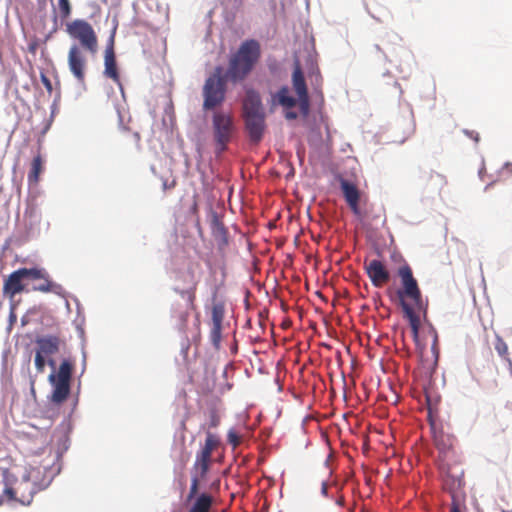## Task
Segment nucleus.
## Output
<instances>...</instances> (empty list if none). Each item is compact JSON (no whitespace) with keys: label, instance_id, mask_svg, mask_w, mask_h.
<instances>
[{"label":"nucleus","instance_id":"obj_1","mask_svg":"<svg viewBox=\"0 0 512 512\" xmlns=\"http://www.w3.org/2000/svg\"><path fill=\"white\" fill-rule=\"evenodd\" d=\"M402 288L397 291L400 300V306L405 318L408 319L415 342L419 338L420 317L417 311L423 308L422 293L417 280L413 276L411 267L404 264L398 269Z\"/></svg>","mask_w":512,"mask_h":512},{"label":"nucleus","instance_id":"obj_2","mask_svg":"<svg viewBox=\"0 0 512 512\" xmlns=\"http://www.w3.org/2000/svg\"><path fill=\"white\" fill-rule=\"evenodd\" d=\"M261 58V45L255 39L243 41L237 51L231 54L228 68L225 73L226 80L238 83L247 78Z\"/></svg>","mask_w":512,"mask_h":512},{"label":"nucleus","instance_id":"obj_3","mask_svg":"<svg viewBox=\"0 0 512 512\" xmlns=\"http://www.w3.org/2000/svg\"><path fill=\"white\" fill-rule=\"evenodd\" d=\"M52 368V372L49 374L48 380L53 387L50 401L54 404H62L68 398L71 390V379L74 364L69 359H64L56 371V361L53 357L44 360V370L46 366Z\"/></svg>","mask_w":512,"mask_h":512},{"label":"nucleus","instance_id":"obj_4","mask_svg":"<svg viewBox=\"0 0 512 512\" xmlns=\"http://www.w3.org/2000/svg\"><path fill=\"white\" fill-rule=\"evenodd\" d=\"M212 132L216 153L221 154L226 150L235 132L232 115L223 110L214 112L212 116Z\"/></svg>","mask_w":512,"mask_h":512},{"label":"nucleus","instance_id":"obj_5","mask_svg":"<svg viewBox=\"0 0 512 512\" xmlns=\"http://www.w3.org/2000/svg\"><path fill=\"white\" fill-rule=\"evenodd\" d=\"M68 35L79 41L81 47L91 54L98 50V38L92 25L83 19H75L66 24Z\"/></svg>","mask_w":512,"mask_h":512},{"label":"nucleus","instance_id":"obj_6","mask_svg":"<svg viewBox=\"0 0 512 512\" xmlns=\"http://www.w3.org/2000/svg\"><path fill=\"white\" fill-rule=\"evenodd\" d=\"M226 78L220 75V68H217L216 73L209 76L203 86V109L212 110L220 106L225 100Z\"/></svg>","mask_w":512,"mask_h":512},{"label":"nucleus","instance_id":"obj_7","mask_svg":"<svg viewBox=\"0 0 512 512\" xmlns=\"http://www.w3.org/2000/svg\"><path fill=\"white\" fill-rule=\"evenodd\" d=\"M63 344L57 335H45L35 339L34 365L38 374L44 373V360L59 353Z\"/></svg>","mask_w":512,"mask_h":512},{"label":"nucleus","instance_id":"obj_8","mask_svg":"<svg viewBox=\"0 0 512 512\" xmlns=\"http://www.w3.org/2000/svg\"><path fill=\"white\" fill-rule=\"evenodd\" d=\"M30 277H40V274L37 271L30 270V268H19L13 271L4 280L3 295L12 302L17 294L26 291L23 280L30 279Z\"/></svg>","mask_w":512,"mask_h":512},{"label":"nucleus","instance_id":"obj_9","mask_svg":"<svg viewBox=\"0 0 512 512\" xmlns=\"http://www.w3.org/2000/svg\"><path fill=\"white\" fill-rule=\"evenodd\" d=\"M45 468L41 466L29 467L25 474L22 476L20 486H24V491H28L27 495L21 493L20 502L29 504L32 500L33 495L43 489L47 483L41 478Z\"/></svg>","mask_w":512,"mask_h":512},{"label":"nucleus","instance_id":"obj_10","mask_svg":"<svg viewBox=\"0 0 512 512\" xmlns=\"http://www.w3.org/2000/svg\"><path fill=\"white\" fill-rule=\"evenodd\" d=\"M211 457L202 452L201 450L197 452L196 459L193 465V469L195 473L191 477V485L187 495V501L190 502L192 498L196 496L199 492V485L201 480H203L210 468Z\"/></svg>","mask_w":512,"mask_h":512},{"label":"nucleus","instance_id":"obj_11","mask_svg":"<svg viewBox=\"0 0 512 512\" xmlns=\"http://www.w3.org/2000/svg\"><path fill=\"white\" fill-rule=\"evenodd\" d=\"M180 279L185 285L184 288L175 287L173 290L183 299L191 309H195L196 291L199 280L193 268L189 267L181 274Z\"/></svg>","mask_w":512,"mask_h":512},{"label":"nucleus","instance_id":"obj_12","mask_svg":"<svg viewBox=\"0 0 512 512\" xmlns=\"http://www.w3.org/2000/svg\"><path fill=\"white\" fill-rule=\"evenodd\" d=\"M69 70L78 83L84 84L87 69V60L81 48L74 44L68 51Z\"/></svg>","mask_w":512,"mask_h":512},{"label":"nucleus","instance_id":"obj_13","mask_svg":"<svg viewBox=\"0 0 512 512\" xmlns=\"http://www.w3.org/2000/svg\"><path fill=\"white\" fill-rule=\"evenodd\" d=\"M340 187L347 205L355 215H360L359 207L370 206L365 199H361V193L354 183L342 179L340 181Z\"/></svg>","mask_w":512,"mask_h":512},{"label":"nucleus","instance_id":"obj_14","mask_svg":"<svg viewBox=\"0 0 512 512\" xmlns=\"http://www.w3.org/2000/svg\"><path fill=\"white\" fill-rule=\"evenodd\" d=\"M32 271H37L40 277H30L32 280H39L32 286L31 290L42 293H53L55 295L63 296L65 290L61 284L52 281L49 273L44 268L33 267L30 268Z\"/></svg>","mask_w":512,"mask_h":512},{"label":"nucleus","instance_id":"obj_15","mask_svg":"<svg viewBox=\"0 0 512 512\" xmlns=\"http://www.w3.org/2000/svg\"><path fill=\"white\" fill-rule=\"evenodd\" d=\"M104 76L113 80L118 86L122 87L120 74L117 67L114 51V35L110 37L109 43L104 52Z\"/></svg>","mask_w":512,"mask_h":512},{"label":"nucleus","instance_id":"obj_16","mask_svg":"<svg viewBox=\"0 0 512 512\" xmlns=\"http://www.w3.org/2000/svg\"><path fill=\"white\" fill-rule=\"evenodd\" d=\"M365 271L375 287H382L390 280V273L380 260L373 259L365 263Z\"/></svg>","mask_w":512,"mask_h":512},{"label":"nucleus","instance_id":"obj_17","mask_svg":"<svg viewBox=\"0 0 512 512\" xmlns=\"http://www.w3.org/2000/svg\"><path fill=\"white\" fill-rule=\"evenodd\" d=\"M244 120L250 140L255 143L259 142L265 127V114L244 115Z\"/></svg>","mask_w":512,"mask_h":512},{"label":"nucleus","instance_id":"obj_18","mask_svg":"<svg viewBox=\"0 0 512 512\" xmlns=\"http://www.w3.org/2000/svg\"><path fill=\"white\" fill-rule=\"evenodd\" d=\"M263 113L264 111L259 93L252 89L248 90L243 101V116Z\"/></svg>","mask_w":512,"mask_h":512},{"label":"nucleus","instance_id":"obj_19","mask_svg":"<svg viewBox=\"0 0 512 512\" xmlns=\"http://www.w3.org/2000/svg\"><path fill=\"white\" fill-rule=\"evenodd\" d=\"M455 438L443 431L434 433V444L443 458L453 454Z\"/></svg>","mask_w":512,"mask_h":512},{"label":"nucleus","instance_id":"obj_20","mask_svg":"<svg viewBox=\"0 0 512 512\" xmlns=\"http://www.w3.org/2000/svg\"><path fill=\"white\" fill-rule=\"evenodd\" d=\"M211 231L219 246L228 244V232L219 216L214 213L211 219Z\"/></svg>","mask_w":512,"mask_h":512},{"label":"nucleus","instance_id":"obj_21","mask_svg":"<svg viewBox=\"0 0 512 512\" xmlns=\"http://www.w3.org/2000/svg\"><path fill=\"white\" fill-rule=\"evenodd\" d=\"M191 500H193V498ZM213 503L214 499L210 494L197 493L188 512H211Z\"/></svg>","mask_w":512,"mask_h":512},{"label":"nucleus","instance_id":"obj_22","mask_svg":"<svg viewBox=\"0 0 512 512\" xmlns=\"http://www.w3.org/2000/svg\"><path fill=\"white\" fill-rule=\"evenodd\" d=\"M292 82L298 96H305L308 94L304 75L298 66L293 71Z\"/></svg>","mask_w":512,"mask_h":512},{"label":"nucleus","instance_id":"obj_23","mask_svg":"<svg viewBox=\"0 0 512 512\" xmlns=\"http://www.w3.org/2000/svg\"><path fill=\"white\" fill-rule=\"evenodd\" d=\"M43 164L44 162L40 154L33 158L31 162V168L28 174V181L30 183H37L39 181V176L44 169Z\"/></svg>","mask_w":512,"mask_h":512},{"label":"nucleus","instance_id":"obj_24","mask_svg":"<svg viewBox=\"0 0 512 512\" xmlns=\"http://www.w3.org/2000/svg\"><path fill=\"white\" fill-rule=\"evenodd\" d=\"M278 103L285 108H293L296 105V99L289 94L288 87L284 86L276 94Z\"/></svg>","mask_w":512,"mask_h":512},{"label":"nucleus","instance_id":"obj_25","mask_svg":"<svg viewBox=\"0 0 512 512\" xmlns=\"http://www.w3.org/2000/svg\"><path fill=\"white\" fill-rule=\"evenodd\" d=\"M189 310H192L188 305L186 310L173 309L172 318L175 320V325L180 331H185L189 317Z\"/></svg>","mask_w":512,"mask_h":512},{"label":"nucleus","instance_id":"obj_26","mask_svg":"<svg viewBox=\"0 0 512 512\" xmlns=\"http://www.w3.org/2000/svg\"><path fill=\"white\" fill-rule=\"evenodd\" d=\"M220 445V439L217 435L207 431L204 446L201 451L212 457V452Z\"/></svg>","mask_w":512,"mask_h":512},{"label":"nucleus","instance_id":"obj_27","mask_svg":"<svg viewBox=\"0 0 512 512\" xmlns=\"http://www.w3.org/2000/svg\"><path fill=\"white\" fill-rule=\"evenodd\" d=\"M24 491V486L18 485L17 489H13L12 487H9L6 485L3 494L0 495V505H2L6 500H15L16 494L20 492V490Z\"/></svg>","mask_w":512,"mask_h":512},{"label":"nucleus","instance_id":"obj_28","mask_svg":"<svg viewBox=\"0 0 512 512\" xmlns=\"http://www.w3.org/2000/svg\"><path fill=\"white\" fill-rule=\"evenodd\" d=\"M224 319V306L221 303L215 304L212 308V324L221 325Z\"/></svg>","mask_w":512,"mask_h":512},{"label":"nucleus","instance_id":"obj_29","mask_svg":"<svg viewBox=\"0 0 512 512\" xmlns=\"http://www.w3.org/2000/svg\"><path fill=\"white\" fill-rule=\"evenodd\" d=\"M222 338V326L221 325H213L210 331V340L213 346L216 349H219Z\"/></svg>","mask_w":512,"mask_h":512},{"label":"nucleus","instance_id":"obj_30","mask_svg":"<svg viewBox=\"0 0 512 512\" xmlns=\"http://www.w3.org/2000/svg\"><path fill=\"white\" fill-rule=\"evenodd\" d=\"M495 350L501 357L506 358L508 356V346L500 336L496 337Z\"/></svg>","mask_w":512,"mask_h":512},{"label":"nucleus","instance_id":"obj_31","mask_svg":"<svg viewBox=\"0 0 512 512\" xmlns=\"http://www.w3.org/2000/svg\"><path fill=\"white\" fill-rule=\"evenodd\" d=\"M58 5L62 18H67L71 13L69 0H58Z\"/></svg>","mask_w":512,"mask_h":512},{"label":"nucleus","instance_id":"obj_32","mask_svg":"<svg viewBox=\"0 0 512 512\" xmlns=\"http://www.w3.org/2000/svg\"><path fill=\"white\" fill-rule=\"evenodd\" d=\"M299 98V107L301 113L306 116L309 113V96L306 94L305 96H298Z\"/></svg>","mask_w":512,"mask_h":512},{"label":"nucleus","instance_id":"obj_33","mask_svg":"<svg viewBox=\"0 0 512 512\" xmlns=\"http://www.w3.org/2000/svg\"><path fill=\"white\" fill-rule=\"evenodd\" d=\"M227 439L234 448L241 443V438L234 429L228 431Z\"/></svg>","mask_w":512,"mask_h":512},{"label":"nucleus","instance_id":"obj_34","mask_svg":"<svg viewBox=\"0 0 512 512\" xmlns=\"http://www.w3.org/2000/svg\"><path fill=\"white\" fill-rule=\"evenodd\" d=\"M220 424V416L219 414L217 413L216 410H211L210 411V414H209V424H208V427L211 429V428H216L217 426H219Z\"/></svg>","mask_w":512,"mask_h":512},{"label":"nucleus","instance_id":"obj_35","mask_svg":"<svg viewBox=\"0 0 512 512\" xmlns=\"http://www.w3.org/2000/svg\"><path fill=\"white\" fill-rule=\"evenodd\" d=\"M450 512H466V507L461 506L455 496H452V503L450 506Z\"/></svg>","mask_w":512,"mask_h":512},{"label":"nucleus","instance_id":"obj_36","mask_svg":"<svg viewBox=\"0 0 512 512\" xmlns=\"http://www.w3.org/2000/svg\"><path fill=\"white\" fill-rule=\"evenodd\" d=\"M40 78H41V82L44 85V87L46 88V90L49 93H51L53 90L51 80L44 73H41Z\"/></svg>","mask_w":512,"mask_h":512},{"label":"nucleus","instance_id":"obj_37","mask_svg":"<svg viewBox=\"0 0 512 512\" xmlns=\"http://www.w3.org/2000/svg\"><path fill=\"white\" fill-rule=\"evenodd\" d=\"M465 135H467L469 138L473 139L476 143L479 142V133L474 130H464L463 131Z\"/></svg>","mask_w":512,"mask_h":512},{"label":"nucleus","instance_id":"obj_38","mask_svg":"<svg viewBox=\"0 0 512 512\" xmlns=\"http://www.w3.org/2000/svg\"><path fill=\"white\" fill-rule=\"evenodd\" d=\"M297 116H298V115H297V113H296V112H294V111H287V112L285 113V117H286L288 120H294V119H296V118H297Z\"/></svg>","mask_w":512,"mask_h":512},{"label":"nucleus","instance_id":"obj_39","mask_svg":"<svg viewBox=\"0 0 512 512\" xmlns=\"http://www.w3.org/2000/svg\"><path fill=\"white\" fill-rule=\"evenodd\" d=\"M14 309H15V305L12 304L11 305V312H10V321L11 322H14L16 320V315L14 313Z\"/></svg>","mask_w":512,"mask_h":512},{"label":"nucleus","instance_id":"obj_40","mask_svg":"<svg viewBox=\"0 0 512 512\" xmlns=\"http://www.w3.org/2000/svg\"><path fill=\"white\" fill-rule=\"evenodd\" d=\"M175 181H172L171 184H167V182H164L163 183V188L166 190V189H170V188H173L175 186Z\"/></svg>","mask_w":512,"mask_h":512},{"label":"nucleus","instance_id":"obj_41","mask_svg":"<svg viewBox=\"0 0 512 512\" xmlns=\"http://www.w3.org/2000/svg\"><path fill=\"white\" fill-rule=\"evenodd\" d=\"M437 177L440 179L441 185L446 184V179L444 176L437 174Z\"/></svg>","mask_w":512,"mask_h":512},{"label":"nucleus","instance_id":"obj_42","mask_svg":"<svg viewBox=\"0 0 512 512\" xmlns=\"http://www.w3.org/2000/svg\"><path fill=\"white\" fill-rule=\"evenodd\" d=\"M322 493L323 494L327 493V485H326V483H322Z\"/></svg>","mask_w":512,"mask_h":512},{"label":"nucleus","instance_id":"obj_43","mask_svg":"<svg viewBox=\"0 0 512 512\" xmlns=\"http://www.w3.org/2000/svg\"><path fill=\"white\" fill-rule=\"evenodd\" d=\"M30 384H31L32 390H34L35 379L31 378Z\"/></svg>","mask_w":512,"mask_h":512},{"label":"nucleus","instance_id":"obj_44","mask_svg":"<svg viewBox=\"0 0 512 512\" xmlns=\"http://www.w3.org/2000/svg\"><path fill=\"white\" fill-rule=\"evenodd\" d=\"M376 49H377L378 51H381V48H380V46H379V45H376Z\"/></svg>","mask_w":512,"mask_h":512},{"label":"nucleus","instance_id":"obj_45","mask_svg":"<svg viewBox=\"0 0 512 512\" xmlns=\"http://www.w3.org/2000/svg\"><path fill=\"white\" fill-rule=\"evenodd\" d=\"M502 512H506V511H502Z\"/></svg>","mask_w":512,"mask_h":512}]
</instances>
